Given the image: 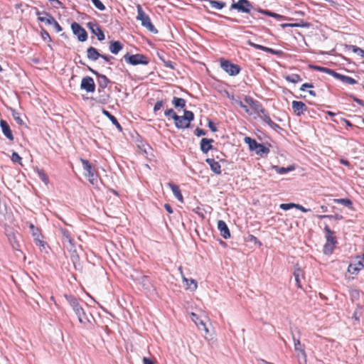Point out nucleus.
<instances>
[{"label": "nucleus", "instance_id": "nucleus-28", "mask_svg": "<svg viewBox=\"0 0 364 364\" xmlns=\"http://www.w3.org/2000/svg\"><path fill=\"white\" fill-rule=\"evenodd\" d=\"M175 125L178 129H186L188 128L190 126V124L188 122H186L182 116L178 115V119L175 118L174 119Z\"/></svg>", "mask_w": 364, "mask_h": 364}, {"label": "nucleus", "instance_id": "nucleus-31", "mask_svg": "<svg viewBox=\"0 0 364 364\" xmlns=\"http://www.w3.org/2000/svg\"><path fill=\"white\" fill-rule=\"evenodd\" d=\"M102 113L104 115H105L107 118L110 119V121L112 122L113 124L116 126V127L119 130L122 131V128L118 121L117 120L116 117L111 114L106 109H102Z\"/></svg>", "mask_w": 364, "mask_h": 364}, {"label": "nucleus", "instance_id": "nucleus-48", "mask_svg": "<svg viewBox=\"0 0 364 364\" xmlns=\"http://www.w3.org/2000/svg\"><path fill=\"white\" fill-rule=\"evenodd\" d=\"M334 247H335V244H333V243H326L324 247H323V252L326 254V255H330L333 252V250L334 249Z\"/></svg>", "mask_w": 364, "mask_h": 364}, {"label": "nucleus", "instance_id": "nucleus-63", "mask_svg": "<svg viewBox=\"0 0 364 364\" xmlns=\"http://www.w3.org/2000/svg\"><path fill=\"white\" fill-rule=\"evenodd\" d=\"M295 208L299 209V210H300L301 211H302L304 213H306V212L310 211V209H306V208H305L304 207H303L302 205H301L299 204H296Z\"/></svg>", "mask_w": 364, "mask_h": 364}, {"label": "nucleus", "instance_id": "nucleus-45", "mask_svg": "<svg viewBox=\"0 0 364 364\" xmlns=\"http://www.w3.org/2000/svg\"><path fill=\"white\" fill-rule=\"evenodd\" d=\"M28 227L30 228L31 233L34 239L41 236V233L38 228L35 227L33 224L30 223Z\"/></svg>", "mask_w": 364, "mask_h": 364}, {"label": "nucleus", "instance_id": "nucleus-13", "mask_svg": "<svg viewBox=\"0 0 364 364\" xmlns=\"http://www.w3.org/2000/svg\"><path fill=\"white\" fill-rule=\"evenodd\" d=\"M247 44L256 49L261 50L265 51V52L271 53V54L277 55H280L282 54V50H274L270 48H267V47L259 45V44H256V43L252 42L250 40L247 41Z\"/></svg>", "mask_w": 364, "mask_h": 364}, {"label": "nucleus", "instance_id": "nucleus-23", "mask_svg": "<svg viewBox=\"0 0 364 364\" xmlns=\"http://www.w3.org/2000/svg\"><path fill=\"white\" fill-rule=\"evenodd\" d=\"M191 318L195 322L196 326L199 328L200 330H203L205 333H208L209 331L208 328L206 327L205 323L199 318V317L194 313L191 314Z\"/></svg>", "mask_w": 364, "mask_h": 364}, {"label": "nucleus", "instance_id": "nucleus-57", "mask_svg": "<svg viewBox=\"0 0 364 364\" xmlns=\"http://www.w3.org/2000/svg\"><path fill=\"white\" fill-rule=\"evenodd\" d=\"M245 101L247 104H248L250 107L255 102V100H254L250 96H245Z\"/></svg>", "mask_w": 364, "mask_h": 364}, {"label": "nucleus", "instance_id": "nucleus-53", "mask_svg": "<svg viewBox=\"0 0 364 364\" xmlns=\"http://www.w3.org/2000/svg\"><path fill=\"white\" fill-rule=\"evenodd\" d=\"M165 102L164 100H158L154 107V112H156L157 111L160 110L161 107L164 105Z\"/></svg>", "mask_w": 364, "mask_h": 364}, {"label": "nucleus", "instance_id": "nucleus-12", "mask_svg": "<svg viewBox=\"0 0 364 364\" xmlns=\"http://www.w3.org/2000/svg\"><path fill=\"white\" fill-rule=\"evenodd\" d=\"M87 26L90 28L92 33L97 36L99 41L105 39V34L100 27L95 23L89 22L87 23Z\"/></svg>", "mask_w": 364, "mask_h": 364}, {"label": "nucleus", "instance_id": "nucleus-50", "mask_svg": "<svg viewBox=\"0 0 364 364\" xmlns=\"http://www.w3.org/2000/svg\"><path fill=\"white\" fill-rule=\"evenodd\" d=\"M164 114L166 117H171L173 119H174L175 118L178 119V115L173 109H167L166 110H165Z\"/></svg>", "mask_w": 364, "mask_h": 364}, {"label": "nucleus", "instance_id": "nucleus-43", "mask_svg": "<svg viewBox=\"0 0 364 364\" xmlns=\"http://www.w3.org/2000/svg\"><path fill=\"white\" fill-rule=\"evenodd\" d=\"M349 50H352L354 53L360 55L362 58H364V50L359 47L353 45H350L348 47Z\"/></svg>", "mask_w": 364, "mask_h": 364}, {"label": "nucleus", "instance_id": "nucleus-18", "mask_svg": "<svg viewBox=\"0 0 364 364\" xmlns=\"http://www.w3.org/2000/svg\"><path fill=\"white\" fill-rule=\"evenodd\" d=\"M218 229L220 230V235L223 238L228 239L230 237V232L229 228H228L227 224L223 220H218Z\"/></svg>", "mask_w": 364, "mask_h": 364}, {"label": "nucleus", "instance_id": "nucleus-1", "mask_svg": "<svg viewBox=\"0 0 364 364\" xmlns=\"http://www.w3.org/2000/svg\"><path fill=\"white\" fill-rule=\"evenodd\" d=\"M66 299L77 316L79 322L85 326L90 323L89 316L86 314L78 300L72 296H66Z\"/></svg>", "mask_w": 364, "mask_h": 364}, {"label": "nucleus", "instance_id": "nucleus-29", "mask_svg": "<svg viewBox=\"0 0 364 364\" xmlns=\"http://www.w3.org/2000/svg\"><path fill=\"white\" fill-rule=\"evenodd\" d=\"M123 48L122 44L119 41H111L109 45V50L113 54H117Z\"/></svg>", "mask_w": 364, "mask_h": 364}, {"label": "nucleus", "instance_id": "nucleus-55", "mask_svg": "<svg viewBox=\"0 0 364 364\" xmlns=\"http://www.w3.org/2000/svg\"><path fill=\"white\" fill-rule=\"evenodd\" d=\"M41 33V37L44 41H51V38H50L48 33L46 30L42 29Z\"/></svg>", "mask_w": 364, "mask_h": 364}, {"label": "nucleus", "instance_id": "nucleus-11", "mask_svg": "<svg viewBox=\"0 0 364 364\" xmlns=\"http://www.w3.org/2000/svg\"><path fill=\"white\" fill-rule=\"evenodd\" d=\"M140 284L146 291H151L153 289V285L147 276L140 275L134 278Z\"/></svg>", "mask_w": 364, "mask_h": 364}, {"label": "nucleus", "instance_id": "nucleus-22", "mask_svg": "<svg viewBox=\"0 0 364 364\" xmlns=\"http://www.w3.org/2000/svg\"><path fill=\"white\" fill-rule=\"evenodd\" d=\"M333 77L335 78H336L337 80H341V82H343L345 84L355 85L358 82L355 79H353L349 76L341 75L336 72H335Z\"/></svg>", "mask_w": 364, "mask_h": 364}, {"label": "nucleus", "instance_id": "nucleus-41", "mask_svg": "<svg viewBox=\"0 0 364 364\" xmlns=\"http://www.w3.org/2000/svg\"><path fill=\"white\" fill-rule=\"evenodd\" d=\"M285 80L289 82L297 83L301 82L302 80L298 74H291L287 75Z\"/></svg>", "mask_w": 364, "mask_h": 364}, {"label": "nucleus", "instance_id": "nucleus-52", "mask_svg": "<svg viewBox=\"0 0 364 364\" xmlns=\"http://www.w3.org/2000/svg\"><path fill=\"white\" fill-rule=\"evenodd\" d=\"M296 203H282L279 208L284 210H288L292 208H295Z\"/></svg>", "mask_w": 364, "mask_h": 364}, {"label": "nucleus", "instance_id": "nucleus-16", "mask_svg": "<svg viewBox=\"0 0 364 364\" xmlns=\"http://www.w3.org/2000/svg\"><path fill=\"white\" fill-rule=\"evenodd\" d=\"M36 14L38 16V21L41 22H43L47 25H52V23H54L55 18L47 12L37 11Z\"/></svg>", "mask_w": 364, "mask_h": 364}, {"label": "nucleus", "instance_id": "nucleus-26", "mask_svg": "<svg viewBox=\"0 0 364 364\" xmlns=\"http://www.w3.org/2000/svg\"><path fill=\"white\" fill-rule=\"evenodd\" d=\"M65 247L70 252H72L71 259L73 261V262H75V260L78 258V256L75 255V247L74 245V243L73 242V240H70V242H68L63 244Z\"/></svg>", "mask_w": 364, "mask_h": 364}, {"label": "nucleus", "instance_id": "nucleus-46", "mask_svg": "<svg viewBox=\"0 0 364 364\" xmlns=\"http://www.w3.org/2000/svg\"><path fill=\"white\" fill-rule=\"evenodd\" d=\"M184 114L183 118L190 124L191 121L194 119V114L191 111L184 110Z\"/></svg>", "mask_w": 364, "mask_h": 364}, {"label": "nucleus", "instance_id": "nucleus-60", "mask_svg": "<svg viewBox=\"0 0 364 364\" xmlns=\"http://www.w3.org/2000/svg\"><path fill=\"white\" fill-rule=\"evenodd\" d=\"M52 25L55 28L56 32L58 33L62 31V27L60 26V24L55 20H54V23H53Z\"/></svg>", "mask_w": 364, "mask_h": 364}, {"label": "nucleus", "instance_id": "nucleus-20", "mask_svg": "<svg viewBox=\"0 0 364 364\" xmlns=\"http://www.w3.org/2000/svg\"><path fill=\"white\" fill-rule=\"evenodd\" d=\"M0 126L4 136L9 140L12 141L14 139V136L12 134V132L8 124V123L1 119L0 121Z\"/></svg>", "mask_w": 364, "mask_h": 364}, {"label": "nucleus", "instance_id": "nucleus-56", "mask_svg": "<svg viewBox=\"0 0 364 364\" xmlns=\"http://www.w3.org/2000/svg\"><path fill=\"white\" fill-rule=\"evenodd\" d=\"M34 242L36 245L41 247H45L46 242L41 240L40 237H38L34 239Z\"/></svg>", "mask_w": 364, "mask_h": 364}, {"label": "nucleus", "instance_id": "nucleus-4", "mask_svg": "<svg viewBox=\"0 0 364 364\" xmlns=\"http://www.w3.org/2000/svg\"><path fill=\"white\" fill-rule=\"evenodd\" d=\"M6 235L12 248L15 250H20L22 242L21 235L17 231L9 230H6Z\"/></svg>", "mask_w": 364, "mask_h": 364}, {"label": "nucleus", "instance_id": "nucleus-21", "mask_svg": "<svg viewBox=\"0 0 364 364\" xmlns=\"http://www.w3.org/2000/svg\"><path fill=\"white\" fill-rule=\"evenodd\" d=\"M205 162L210 166V169L213 172L216 174L221 173V166L218 161L214 159H206Z\"/></svg>", "mask_w": 364, "mask_h": 364}, {"label": "nucleus", "instance_id": "nucleus-58", "mask_svg": "<svg viewBox=\"0 0 364 364\" xmlns=\"http://www.w3.org/2000/svg\"><path fill=\"white\" fill-rule=\"evenodd\" d=\"M50 4L53 7L58 9L62 6V3L59 0H50Z\"/></svg>", "mask_w": 364, "mask_h": 364}, {"label": "nucleus", "instance_id": "nucleus-5", "mask_svg": "<svg viewBox=\"0 0 364 364\" xmlns=\"http://www.w3.org/2000/svg\"><path fill=\"white\" fill-rule=\"evenodd\" d=\"M124 60L132 65H137L139 64L147 65L149 60L147 58L142 54L130 55L127 53L124 56Z\"/></svg>", "mask_w": 364, "mask_h": 364}, {"label": "nucleus", "instance_id": "nucleus-34", "mask_svg": "<svg viewBox=\"0 0 364 364\" xmlns=\"http://www.w3.org/2000/svg\"><path fill=\"white\" fill-rule=\"evenodd\" d=\"M186 100L183 98L173 97L172 104L176 108H184L186 107Z\"/></svg>", "mask_w": 364, "mask_h": 364}, {"label": "nucleus", "instance_id": "nucleus-3", "mask_svg": "<svg viewBox=\"0 0 364 364\" xmlns=\"http://www.w3.org/2000/svg\"><path fill=\"white\" fill-rule=\"evenodd\" d=\"M82 167L84 169V174L88 178L89 181L92 184H97V176L96 174L94 167L90 164L87 160L80 159Z\"/></svg>", "mask_w": 364, "mask_h": 364}, {"label": "nucleus", "instance_id": "nucleus-14", "mask_svg": "<svg viewBox=\"0 0 364 364\" xmlns=\"http://www.w3.org/2000/svg\"><path fill=\"white\" fill-rule=\"evenodd\" d=\"M293 339L294 342V350L299 353L297 356L299 358H302L304 363H305L306 362V354L304 350V347L301 344V342L299 339H296L294 336H293Z\"/></svg>", "mask_w": 364, "mask_h": 364}, {"label": "nucleus", "instance_id": "nucleus-42", "mask_svg": "<svg viewBox=\"0 0 364 364\" xmlns=\"http://www.w3.org/2000/svg\"><path fill=\"white\" fill-rule=\"evenodd\" d=\"M59 230L63 235V244L65 242H70V240H72V238H71V236H70L69 232L66 229H64L63 228H60Z\"/></svg>", "mask_w": 364, "mask_h": 364}, {"label": "nucleus", "instance_id": "nucleus-8", "mask_svg": "<svg viewBox=\"0 0 364 364\" xmlns=\"http://www.w3.org/2000/svg\"><path fill=\"white\" fill-rule=\"evenodd\" d=\"M71 28L73 33L77 36V39L80 42H84L87 38L86 31L77 23L73 22L71 24Z\"/></svg>", "mask_w": 364, "mask_h": 364}, {"label": "nucleus", "instance_id": "nucleus-19", "mask_svg": "<svg viewBox=\"0 0 364 364\" xmlns=\"http://www.w3.org/2000/svg\"><path fill=\"white\" fill-rule=\"evenodd\" d=\"M214 140L211 139L203 138L200 141V150L203 153H208L210 150L213 149L212 143Z\"/></svg>", "mask_w": 364, "mask_h": 364}, {"label": "nucleus", "instance_id": "nucleus-7", "mask_svg": "<svg viewBox=\"0 0 364 364\" xmlns=\"http://www.w3.org/2000/svg\"><path fill=\"white\" fill-rule=\"evenodd\" d=\"M252 7V5L248 0H239L230 6V10L236 9L240 12L250 14Z\"/></svg>", "mask_w": 364, "mask_h": 364}, {"label": "nucleus", "instance_id": "nucleus-49", "mask_svg": "<svg viewBox=\"0 0 364 364\" xmlns=\"http://www.w3.org/2000/svg\"><path fill=\"white\" fill-rule=\"evenodd\" d=\"M282 27H291V28H294V27H307L308 26V23H304L303 21H301L299 23H285V24H282Z\"/></svg>", "mask_w": 364, "mask_h": 364}, {"label": "nucleus", "instance_id": "nucleus-36", "mask_svg": "<svg viewBox=\"0 0 364 364\" xmlns=\"http://www.w3.org/2000/svg\"><path fill=\"white\" fill-rule=\"evenodd\" d=\"M252 109L259 115L262 114H265L266 110L262 107L261 103L258 101H255V102L251 106Z\"/></svg>", "mask_w": 364, "mask_h": 364}, {"label": "nucleus", "instance_id": "nucleus-6", "mask_svg": "<svg viewBox=\"0 0 364 364\" xmlns=\"http://www.w3.org/2000/svg\"><path fill=\"white\" fill-rule=\"evenodd\" d=\"M220 66L224 71H225L231 76L237 75L240 71V68L239 65L233 64L227 60L221 59Z\"/></svg>", "mask_w": 364, "mask_h": 364}, {"label": "nucleus", "instance_id": "nucleus-2", "mask_svg": "<svg viewBox=\"0 0 364 364\" xmlns=\"http://www.w3.org/2000/svg\"><path fill=\"white\" fill-rule=\"evenodd\" d=\"M137 16L136 19L140 21L141 25L146 28L150 32L157 33L158 30L152 24L149 16L144 13L141 5L138 4L137 6Z\"/></svg>", "mask_w": 364, "mask_h": 364}, {"label": "nucleus", "instance_id": "nucleus-38", "mask_svg": "<svg viewBox=\"0 0 364 364\" xmlns=\"http://www.w3.org/2000/svg\"><path fill=\"white\" fill-rule=\"evenodd\" d=\"M244 140H245V142L247 144H248L250 149L252 151H255L259 144V143H257L255 139H253L249 136H246Z\"/></svg>", "mask_w": 364, "mask_h": 364}, {"label": "nucleus", "instance_id": "nucleus-39", "mask_svg": "<svg viewBox=\"0 0 364 364\" xmlns=\"http://www.w3.org/2000/svg\"><path fill=\"white\" fill-rule=\"evenodd\" d=\"M272 168L277 173H279V174H285L287 172L294 170V167L293 166H289V167L284 168V167H279L278 166H273Z\"/></svg>", "mask_w": 364, "mask_h": 364}, {"label": "nucleus", "instance_id": "nucleus-32", "mask_svg": "<svg viewBox=\"0 0 364 364\" xmlns=\"http://www.w3.org/2000/svg\"><path fill=\"white\" fill-rule=\"evenodd\" d=\"M324 230L326 233V242H330L336 245V237H334V232L331 231L328 226H326Z\"/></svg>", "mask_w": 364, "mask_h": 364}, {"label": "nucleus", "instance_id": "nucleus-15", "mask_svg": "<svg viewBox=\"0 0 364 364\" xmlns=\"http://www.w3.org/2000/svg\"><path fill=\"white\" fill-rule=\"evenodd\" d=\"M178 270L180 271L183 282L187 286L186 289H190L191 291H195L198 287L196 281L193 279H187L183 273L181 267H179Z\"/></svg>", "mask_w": 364, "mask_h": 364}, {"label": "nucleus", "instance_id": "nucleus-51", "mask_svg": "<svg viewBox=\"0 0 364 364\" xmlns=\"http://www.w3.org/2000/svg\"><path fill=\"white\" fill-rule=\"evenodd\" d=\"M95 6L100 11L105 10V5L100 0H91Z\"/></svg>", "mask_w": 364, "mask_h": 364}, {"label": "nucleus", "instance_id": "nucleus-40", "mask_svg": "<svg viewBox=\"0 0 364 364\" xmlns=\"http://www.w3.org/2000/svg\"><path fill=\"white\" fill-rule=\"evenodd\" d=\"M257 154L262 156L263 154H267L269 152V148L265 146L262 144H259L257 146V149L255 150Z\"/></svg>", "mask_w": 364, "mask_h": 364}, {"label": "nucleus", "instance_id": "nucleus-59", "mask_svg": "<svg viewBox=\"0 0 364 364\" xmlns=\"http://www.w3.org/2000/svg\"><path fill=\"white\" fill-rule=\"evenodd\" d=\"M38 176L40 177V178L45 183H48V177L46 175L45 173H43V171H39L38 172Z\"/></svg>", "mask_w": 364, "mask_h": 364}, {"label": "nucleus", "instance_id": "nucleus-10", "mask_svg": "<svg viewBox=\"0 0 364 364\" xmlns=\"http://www.w3.org/2000/svg\"><path fill=\"white\" fill-rule=\"evenodd\" d=\"M89 70L95 74L97 77V82L99 85L98 91L100 92L102 90H103L109 82V80L104 75H101L97 71L92 70L91 68H88Z\"/></svg>", "mask_w": 364, "mask_h": 364}, {"label": "nucleus", "instance_id": "nucleus-9", "mask_svg": "<svg viewBox=\"0 0 364 364\" xmlns=\"http://www.w3.org/2000/svg\"><path fill=\"white\" fill-rule=\"evenodd\" d=\"M80 88L87 92H93L95 89L94 80L89 76L83 77L81 81Z\"/></svg>", "mask_w": 364, "mask_h": 364}, {"label": "nucleus", "instance_id": "nucleus-62", "mask_svg": "<svg viewBox=\"0 0 364 364\" xmlns=\"http://www.w3.org/2000/svg\"><path fill=\"white\" fill-rule=\"evenodd\" d=\"M313 87H314L313 85L311 84V83H304V84H303L301 85L300 90L301 91H304V90H306V89H307V88H312Z\"/></svg>", "mask_w": 364, "mask_h": 364}, {"label": "nucleus", "instance_id": "nucleus-17", "mask_svg": "<svg viewBox=\"0 0 364 364\" xmlns=\"http://www.w3.org/2000/svg\"><path fill=\"white\" fill-rule=\"evenodd\" d=\"M292 109L296 114V115L299 116L307 109L306 105L301 102V101H293L292 102Z\"/></svg>", "mask_w": 364, "mask_h": 364}, {"label": "nucleus", "instance_id": "nucleus-35", "mask_svg": "<svg viewBox=\"0 0 364 364\" xmlns=\"http://www.w3.org/2000/svg\"><path fill=\"white\" fill-rule=\"evenodd\" d=\"M7 218L6 205L2 201L0 202V223H4Z\"/></svg>", "mask_w": 364, "mask_h": 364}, {"label": "nucleus", "instance_id": "nucleus-30", "mask_svg": "<svg viewBox=\"0 0 364 364\" xmlns=\"http://www.w3.org/2000/svg\"><path fill=\"white\" fill-rule=\"evenodd\" d=\"M169 187L171 188L174 196L181 203L183 202V196L181 193V191L178 186L174 185L173 183H168Z\"/></svg>", "mask_w": 364, "mask_h": 364}, {"label": "nucleus", "instance_id": "nucleus-24", "mask_svg": "<svg viewBox=\"0 0 364 364\" xmlns=\"http://www.w3.org/2000/svg\"><path fill=\"white\" fill-rule=\"evenodd\" d=\"M228 97L232 100L234 105L240 106L245 111L247 114H248L249 115L252 114V112H251L250 109L247 107V106L244 105L243 102L238 97H235L234 95H228Z\"/></svg>", "mask_w": 364, "mask_h": 364}, {"label": "nucleus", "instance_id": "nucleus-61", "mask_svg": "<svg viewBox=\"0 0 364 364\" xmlns=\"http://www.w3.org/2000/svg\"><path fill=\"white\" fill-rule=\"evenodd\" d=\"M195 134L197 136H203L205 134V132L200 128H197L195 131Z\"/></svg>", "mask_w": 364, "mask_h": 364}, {"label": "nucleus", "instance_id": "nucleus-44", "mask_svg": "<svg viewBox=\"0 0 364 364\" xmlns=\"http://www.w3.org/2000/svg\"><path fill=\"white\" fill-rule=\"evenodd\" d=\"M334 202L336 203H340V204H342L350 209L353 208L352 207V202L350 200L348 199V198H340V199H335L334 200Z\"/></svg>", "mask_w": 364, "mask_h": 364}, {"label": "nucleus", "instance_id": "nucleus-33", "mask_svg": "<svg viewBox=\"0 0 364 364\" xmlns=\"http://www.w3.org/2000/svg\"><path fill=\"white\" fill-rule=\"evenodd\" d=\"M259 117L262 119L264 122L267 123L270 127H272L274 129H276L279 127V126L274 123L269 117L267 112H265V114H262V115H259Z\"/></svg>", "mask_w": 364, "mask_h": 364}, {"label": "nucleus", "instance_id": "nucleus-54", "mask_svg": "<svg viewBox=\"0 0 364 364\" xmlns=\"http://www.w3.org/2000/svg\"><path fill=\"white\" fill-rule=\"evenodd\" d=\"M11 161L14 163L21 164V157L16 152H13L11 156Z\"/></svg>", "mask_w": 364, "mask_h": 364}, {"label": "nucleus", "instance_id": "nucleus-25", "mask_svg": "<svg viewBox=\"0 0 364 364\" xmlns=\"http://www.w3.org/2000/svg\"><path fill=\"white\" fill-rule=\"evenodd\" d=\"M364 267L363 261L359 260L357 263L350 264L348 266V271L350 274H355Z\"/></svg>", "mask_w": 364, "mask_h": 364}, {"label": "nucleus", "instance_id": "nucleus-64", "mask_svg": "<svg viewBox=\"0 0 364 364\" xmlns=\"http://www.w3.org/2000/svg\"><path fill=\"white\" fill-rule=\"evenodd\" d=\"M143 364H154V362L151 359L144 357L143 358Z\"/></svg>", "mask_w": 364, "mask_h": 364}, {"label": "nucleus", "instance_id": "nucleus-27", "mask_svg": "<svg viewBox=\"0 0 364 364\" xmlns=\"http://www.w3.org/2000/svg\"><path fill=\"white\" fill-rule=\"evenodd\" d=\"M87 57L91 60L95 61L100 57V54L96 48L90 47L87 50Z\"/></svg>", "mask_w": 364, "mask_h": 364}, {"label": "nucleus", "instance_id": "nucleus-37", "mask_svg": "<svg viewBox=\"0 0 364 364\" xmlns=\"http://www.w3.org/2000/svg\"><path fill=\"white\" fill-rule=\"evenodd\" d=\"M310 68L311 69L317 70V71H320V72L328 73V74H329V75H331L332 76H333V75L335 73V71L333 70H331L329 68H324V67H321V66H318V65H310Z\"/></svg>", "mask_w": 364, "mask_h": 364}, {"label": "nucleus", "instance_id": "nucleus-47", "mask_svg": "<svg viewBox=\"0 0 364 364\" xmlns=\"http://www.w3.org/2000/svg\"><path fill=\"white\" fill-rule=\"evenodd\" d=\"M301 274V271L299 269H295V271L294 272V276L296 284L299 288H301V281H300Z\"/></svg>", "mask_w": 364, "mask_h": 364}]
</instances>
